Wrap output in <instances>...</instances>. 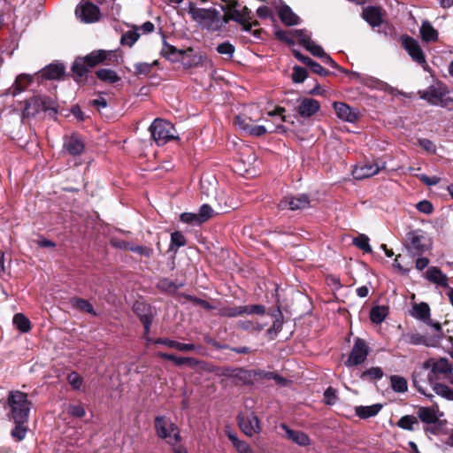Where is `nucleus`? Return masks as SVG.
I'll return each instance as SVG.
<instances>
[{
    "mask_svg": "<svg viewBox=\"0 0 453 453\" xmlns=\"http://www.w3.org/2000/svg\"><path fill=\"white\" fill-rule=\"evenodd\" d=\"M188 12L191 19L203 29L214 32L222 27L220 12L216 9L199 8L195 4L189 3Z\"/></svg>",
    "mask_w": 453,
    "mask_h": 453,
    "instance_id": "1",
    "label": "nucleus"
},
{
    "mask_svg": "<svg viewBox=\"0 0 453 453\" xmlns=\"http://www.w3.org/2000/svg\"><path fill=\"white\" fill-rule=\"evenodd\" d=\"M7 404L9 408V417L14 423H26L28 419L31 403L27 399V394L14 390L8 395Z\"/></svg>",
    "mask_w": 453,
    "mask_h": 453,
    "instance_id": "2",
    "label": "nucleus"
},
{
    "mask_svg": "<svg viewBox=\"0 0 453 453\" xmlns=\"http://www.w3.org/2000/svg\"><path fill=\"white\" fill-rule=\"evenodd\" d=\"M424 368L428 370L426 378L430 385L440 383L439 380L452 378L453 365L447 358H431L424 363Z\"/></svg>",
    "mask_w": 453,
    "mask_h": 453,
    "instance_id": "3",
    "label": "nucleus"
},
{
    "mask_svg": "<svg viewBox=\"0 0 453 453\" xmlns=\"http://www.w3.org/2000/svg\"><path fill=\"white\" fill-rule=\"evenodd\" d=\"M152 138L158 145L177 138L174 127L168 121L156 119L150 127Z\"/></svg>",
    "mask_w": 453,
    "mask_h": 453,
    "instance_id": "4",
    "label": "nucleus"
},
{
    "mask_svg": "<svg viewBox=\"0 0 453 453\" xmlns=\"http://www.w3.org/2000/svg\"><path fill=\"white\" fill-rule=\"evenodd\" d=\"M155 429L157 435L169 444L175 445L180 440L177 426L164 416L155 418Z\"/></svg>",
    "mask_w": 453,
    "mask_h": 453,
    "instance_id": "5",
    "label": "nucleus"
},
{
    "mask_svg": "<svg viewBox=\"0 0 453 453\" xmlns=\"http://www.w3.org/2000/svg\"><path fill=\"white\" fill-rule=\"evenodd\" d=\"M226 2L229 12H231V19L240 23L242 29L246 32L251 31L253 27L258 26L257 21L251 22V11L243 6L239 9L240 4L236 0H225Z\"/></svg>",
    "mask_w": 453,
    "mask_h": 453,
    "instance_id": "6",
    "label": "nucleus"
},
{
    "mask_svg": "<svg viewBox=\"0 0 453 453\" xmlns=\"http://www.w3.org/2000/svg\"><path fill=\"white\" fill-rule=\"evenodd\" d=\"M401 41L403 49L408 52L411 59L420 65L424 70H427L428 65L426 56L418 42L410 36H403Z\"/></svg>",
    "mask_w": 453,
    "mask_h": 453,
    "instance_id": "7",
    "label": "nucleus"
},
{
    "mask_svg": "<svg viewBox=\"0 0 453 453\" xmlns=\"http://www.w3.org/2000/svg\"><path fill=\"white\" fill-rule=\"evenodd\" d=\"M369 355V349L365 342L362 339L357 338L352 349L349 355L345 365L347 366H355L363 364Z\"/></svg>",
    "mask_w": 453,
    "mask_h": 453,
    "instance_id": "8",
    "label": "nucleus"
},
{
    "mask_svg": "<svg viewBox=\"0 0 453 453\" xmlns=\"http://www.w3.org/2000/svg\"><path fill=\"white\" fill-rule=\"evenodd\" d=\"M75 13L82 22L92 23L99 19L100 10L94 4L82 0L77 5Z\"/></svg>",
    "mask_w": 453,
    "mask_h": 453,
    "instance_id": "9",
    "label": "nucleus"
},
{
    "mask_svg": "<svg viewBox=\"0 0 453 453\" xmlns=\"http://www.w3.org/2000/svg\"><path fill=\"white\" fill-rule=\"evenodd\" d=\"M175 60L182 62L186 68H192L206 65L209 60L207 57L201 53H194L193 49L188 48L179 51V57Z\"/></svg>",
    "mask_w": 453,
    "mask_h": 453,
    "instance_id": "10",
    "label": "nucleus"
},
{
    "mask_svg": "<svg viewBox=\"0 0 453 453\" xmlns=\"http://www.w3.org/2000/svg\"><path fill=\"white\" fill-rule=\"evenodd\" d=\"M238 424L242 432L248 436L258 434L261 430L258 418L253 412L240 414Z\"/></svg>",
    "mask_w": 453,
    "mask_h": 453,
    "instance_id": "11",
    "label": "nucleus"
},
{
    "mask_svg": "<svg viewBox=\"0 0 453 453\" xmlns=\"http://www.w3.org/2000/svg\"><path fill=\"white\" fill-rule=\"evenodd\" d=\"M310 205L308 196L302 194L296 196H285L278 204L280 210H303Z\"/></svg>",
    "mask_w": 453,
    "mask_h": 453,
    "instance_id": "12",
    "label": "nucleus"
},
{
    "mask_svg": "<svg viewBox=\"0 0 453 453\" xmlns=\"http://www.w3.org/2000/svg\"><path fill=\"white\" fill-rule=\"evenodd\" d=\"M63 149L70 156L77 157L84 152L85 142L80 135L73 134L65 136Z\"/></svg>",
    "mask_w": 453,
    "mask_h": 453,
    "instance_id": "13",
    "label": "nucleus"
},
{
    "mask_svg": "<svg viewBox=\"0 0 453 453\" xmlns=\"http://www.w3.org/2000/svg\"><path fill=\"white\" fill-rule=\"evenodd\" d=\"M410 242V249L416 253H423L430 247V242L426 234L420 230L410 232L407 235Z\"/></svg>",
    "mask_w": 453,
    "mask_h": 453,
    "instance_id": "14",
    "label": "nucleus"
},
{
    "mask_svg": "<svg viewBox=\"0 0 453 453\" xmlns=\"http://www.w3.org/2000/svg\"><path fill=\"white\" fill-rule=\"evenodd\" d=\"M280 427L284 431V437L301 447L309 446L311 442L309 435L303 431L294 430L282 423Z\"/></svg>",
    "mask_w": 453,
    "mask_h": 453,
    "instance_id": "15",
    "label": "nucleus"
},
{
    "mask_svg": "<svg viewBox=\"0 0 453 453\" xmlns=\"http://www.w3.org/2000/svg\"><path fill=\"white\" fill-rule=\"evenodd\" d=\"M333 107L337 117L346 122L354 123L358 118V111L345 103L334 102Z\"/></svg>",
    "mask_w": 453,
    "mask_h": 453,
    "instance_id": "16",
    "label": "nucleus"
},
{
    "mask_svg": "<svg viewBox=\"0 0 453 453\" xmlns=\"http://www.w3.org/2000/svg\"><path fill=\"white\" fill-rule=\"evenodd\" d=\"M380 167L376 163H364L357 165L352 170L353 178L363 180L377 174Z\"/></svg>",
    "mask_w": 453,
    "mask_h": 453,
    "instance_id": "17",
    "label": "nucleus"
},
{
    "mask_svg": "<svg viewBox=\"0 0 453 453\" xmlns=\"http://www.w3.org/2000/svg\"><path fill=\"white\" fill-rule=\"evenodd\" d=\"M419 95L428 103L438 105L442 104L445 89L441 86H430L426 90L419 91Z\"/></svg>",
    "mask_w": 453,
    "mask_h": 453,
    "instance_id": "18",
    "label": "nucleus"
},
{
    "mask_svg": "<svg viewBox=\"0 0 453 453\" xmlns=\"http://www.w3.org/2000/svg\"><path fill=\"white\" fill-rule=\"evenodd\" d=\"M320 109V104L313 98H303L301 100L297 112L303 118H310L317 113Z\"/></svg>",
    "mask_w": 453,
    "mask_h": 453,
    "instance_id": "19",
    "label": "nucleus"
},
{
    "mask_svg": "<svg viewBox=\"0 0 453 453\" xmlns=\"http://www.w3.org/2000/svg\"><path fill=\"white\" fill-rule=\"evenodd\" d=\"M425 278L438 287L448 288L449 278L436 266H430L425 273Z\"/></svg>",
    "mask_w": 453,
    "mask_h": 453,
    "instance_id": "20",
    "label": "nucleus"
},
{
    "mask_svg": "<svg viewBox=\"0 0 453 453\" xmlns=\"http://www.w3.org/2000/svg\"><path fill=\"white\" fill-rule=\"evenodd\" d=\"M417 414L420 420L426 424L436 423L439 418L443 416V413L439 411V407L437 405L432 407H420L418 410Z\"/></svg>",
    "mask_w": 453,
    "mask_h": 453,
    "instance_id": "21",
    "label": "nucleus"
},
{
    "mask_svg": "<svg viewBox=\"0 0 453 453\" xmlns=\"http://www.w3.org/2000/svg\"><path fill=\"white\" fill-rule=\"evenodd\" d=\"M294 37L295 42H297L303 48H305L308 51L312 53V49L314 47H319V45L316 44L311 38V35L306 30L296 29L294 30Z\"/></svg>",
    "mask_w": 453,
    "mask_h": 453,
    "instance_id": "22",
    "label": "nucleus"
},
{
    "mask_svg": "<svg viewBox=\"0 0 453 453\" xmlns=\"http://www.w3.org/2000/svg\"><path fill=\"white\" fill-rule=\"evenodd\" d=\"M382 405L380 403L369 405V406H357L355 408L356 415L360 418H369L376 416L381 410Z\"/></svg>",
    "mask_w": 453,
    "mask_h": 453,
    "instance_id": "23",
    "label": "nucleus"
},
{
    "mask_svg": "<svg viewBox=\"0 0 453 453\" xmlns=\"http://www.w3.org/2000/svg\"><path fill=\"white\" fill-rule=\"evenodd\" d=\"M421 38L424 42H436L438 40V32L427 20L423 21L419 29Z\"/></svg>",
    "mask_w": 453,
    "mask_h": 453,
    "instance_id": "24",
    "label": "nucleus"
},
{
    "mask_svg": "<svg viewBox=\"0 0 453 453\" xmlns=\"http://www.w3.org/2000/svg\"><path fill=\"white\" fill-rule=\"evenodd\" d=\"M156 344H163L169 348L176 349L180 351H191L196 349V345L192 343H182L166 338H159L155 341Z\"/></svg>",
    "mask_w": 453,
    "mask_h": 453,
    "instance_id": "25",
    "label": "nucleus"
},
{
    "mask_svg": "<svg viewBox=\"0 0 453 453\" xmlns=\"http://www.w3.org/2000/svg\"><path fill=\"white\" fill-rule=\"evenodd\" d=\"M411 316L422 321H428L430 318V308L426 303H415L412 306Z\"/></svg>",
    "mask_w": 453,
    "mask_h": 453,
    "instance_id": "26",
    "label": "nucleus"
},
{
    "mask_svg": "<svg viewBox=\"0 0 453 453\" xmlns=\"http://www.w3.org/2000/svg\"><path fill=\"white\" fill-rule=\"evenodd\" d=\"M107 58V51L99 50H95L87 55L84 58H81L82 60L85 61V64L88 65L89 68L96 66V65L104 62Z\"/></svg>",
    "mask_w": 453,
    "mask_h": 453,
    "instance_id": "27",
    "label": "nucleus"
},
{
    "mask_svg": "<svg viewBox=\"0 0 453 453\" xmlns=\"http://www.w3.org/2000/svg\"><path fill=\"white\" fill-rule=\"evenodd\" d=\"M363 17L372 27L380 26L381 23L380 12L376 7H367L365 9Z\"/></svg>",
    "mask_w": 453,
    "mask_h": 453,
    "instance_id": "28",
    "label": "nucleus"
},
{
    "mask_svg": "<svg viewBox=\"0 0 453 453\" xmlns=\"http://www.w3.org/2000/svg\"><path fill=\"white\" fill-rule=\"evenodd\" d=\"M70 304L73 309L89 313L93 316L96 315L92 304L88 300L80 297H73L70 299Z\"/></svg>",
    "mask_w": 453,
    "mask_h": 453,
    "instance_id": "29",
    "label": "nucleus"
},
{
    "mask_svg": "<svg viewBox=\"0 0 453 453\" xmlns=\"http://www.w3.org/2000/svg\"><path fill=\"white\" fill-rule=\"evenodd\" d=\"M65 72V67L60 64H51L42 70V76L49 80L59 79Z\"/></svg>",
    "mask_w": 453,
    "mask_h": 453,
    "instance_id": "30",
    "label": "nucleus"
},
{
    "mask_svg": "<svg viewBox=\"0 0 453 453\" xmlns=\"http://www.w3.org/2000/svg\"><path fill=\"white\" fill-rule=\"evenodd\" d=\"M279 16L281 21L288 26L296 25L299 22L298 16L288 6H282L279 11Z\"/></svg>",
    "mask_w": 453,
    "mask_h": 453,
    "instance_id": "31",
    "label": "nucleus"
},
{
    "mask_svg": "<svg viewBox=\"0 0 453 453\" xmlns=\"http://www.w3.org/2000/svg\"><path fill=\"white\" fill-rule=\"evenodd\" d=\"M426 375L423 372H416L413 374L412 383L417 390L422 395H427V385H430L428 379H425Z\"/></svg>",
    "mask_w": 453,
    "mask_h": 453,
    "instance_id": "32",
    "label": "nucleus"
},
{
    "mask_svg": "<svg viewBox=\"0 0 453 453\" xmlns=\"http://www.w3.org/2000/svg\"><path fill=\"white\" fill-rule=\"evenodd\" d=\"M97 78L109 84H113L120 81V77L118 75V73L111 70V69H99L96 73Z\"/></svg>",
    "mask_w": 453,
    "mask_h": 453,
    "instance_id": "33",
    "label": "nucleus"
},
{
    "mask_svg": "<svg viewBox=\"0 0 453 453\" xmlns=\"http://www.w3.org/2000/svg\"><path fill=\"white\" fill-rule=\"evenodd\" d=\"M12 323L21 333H28L31 330L30 320L23 313H16L13 316Z\"/></svg>",
    "mask_w": 453,
    "mask_h": 453,
    "instance_id": "34",
    "label": "nucleus"
},
{
    "mask_svg": "<svg viewBox=\"0 0 453 453\" xmlns=\"http://www.w3.org/2000/svg\"><path fill=\"white\" fill-rule=\"evenodd\" d=\"M73 73L78 77L76 79L77 81H80L83 77H85L89 70V67L85 61L81 59V58H78L73 62L72 66Z\"/></svg>",
    "mask_w": 453,
    "mask_h": 453,
    "instance_id": "35",
    "label": "nucleus"
},
{
    "mask_svg": "<svg viewBox=\"0 0 453 453\" xmlns=\"http://www.w3.org/2000/svg\"><path fill=\"white\" fill-rule=\"evenodd\" d=\"M384 373L381 368L378 366L371 367L369 369H366L365 371L362 372L360 374V379L362 380H380L383 377Z\"/></svg>",
    "mask_w": 453,
    "mask_h": 453,
    "instance_id": "36",
    "label": "nucleus"
},
{
    "mask_svg": "<svg viewBox=\"0 0 453 453\" xmlns=\"http://www.w3.org/2000/svg\"><path fill=\"white\" fill-rule=\"evenodd\" d=\"M388 315V308L385 306H376L371 310L370 319L375 324H380Z\"/></svg>",
    "mask_w": 453,
    "mask_h": 453,
    "instance_id": "37",
    "label": "nucleus"
},
{
    "mask_svg": "<svg viewBox=\"0 0 453 453\" xmlns=\"http://www.w3.org/2000/svg\"><path fill=\"white\" fill-rule=\"evenodd\" d=\"M434 391L440 396L453 401V389L450 388L449 386L442 384V383H434V385H431Z\"/></svg>",
    "mask_w": 453,
    "mask_h": 453,
    "instance_id": "38",
    "label": "nucleus"
},
{
    "mask_svg": "<svg viewBox=\"0 0 453 453\" xmlns=\"http://www.w3.org/2000/svg\"><path fill=\"white\" fill-rule=\"evenodd\" d=\"M390 381L394 391L398 393H404L407 391V380L403 377L393 375L390 378Z\"/></svg>",
    "mask_w": 453,
    "mask_h": 453,
    "instance_id": "39",
    "label": "nucleus"
},
{
    "mask_svg": "<svg viewBox=\"0 0 453 453\" xmlns=\"http://www.w3.org/2000/svg\"><path fill=\"white\" fill-rule=\"evenodd\" d=\"M311 54L315 57L321 58L325 64L330 65L331 67L338 68V65L334 61V59L328 54H326L324 51V50L322 49L321 46L314 47L312 49Z\"/></svg>",
    "mask_w": 453,
    "mask_h": 453,
    "instance_id": "40",
    "label": "nucleus"
},
{
    "mask_svg": "<svg viewBox=\"0 0 453 453\" xmlns=\"http://www.w3.org/2000/svg\"><path fill=\"white\" fill-rule=\"evenodd\" d=\"M219 314L222 317L227 318H234L243 315V305L222 307L219 309Z\"/></svg>",
    "mask_w": 453,
    "mask_h": 453,
    "instance_id": "41",
    "label": "nucleus"
},
{
    "mask_svg": "<svg viewBox=\"0 0 453 453\" xmlns=\"http://www.w3.org/2000/svg\"><path fill=\"white\" fill-rule=\"evenodd\" d=\"M416 424H418V419L412 415H405L402 417L397 422V426L399 427L409 431H412L414 429L413 426Z\"/></svg>",
    "mask_w": 453,
    "mask_h": 453,
    "instance_id": "42",
    "label": "nucleus"
},
{
    "mask_svg": "<svg viewBox=\"0 0 453 453\" xmlns=\"http://www.w3.org/2000/svg\"><path fill=\"white\" fill-rule=\"evenodd\" d=\"M254 122L255 120L246 115L236 116L234 121V125L246 134L249 131L248 127H251Z\"/></svg>",
    "mask_w": 453,
    "mask_h": 453,
    "instance_id": "43",
    "label": "nucleus"
},
{
    "mask_svg": "<svg viewBox=\"0 0 453 453\" xmlns=\"http://www.w3.org/2000/svg\"><path fill=\"white\" fill-rule=\"evenodd\" d=\"M407 342L412 345H426L434 346L432 341L427 340L425 336L419 334H411L407 335Z\"/></svg>",
    "mask_w": 453,
    "mask_h": 453,
    "instance_id": "44",
    "label": "nucleus"
},
{
    "mask_svg": "<svg viewBox=\"0 0 453 453\" xmlns=\"http://www.w3.org/2000/svg\"><path fill=\"white\" fill-rule=\"evenodd\" d=\"M140 35L136 30H130L122 35L120 42L122 45L132 47L139 39Z\"/></svg>",
    "mask_w": 453,
    "mask_h": 453,
    "instance_id": "45",
    "label": "nucleus"
},
{
    "mask_svg": "<svg viewBox=\"0 0 453 453\" xmlns=\"http://www.w3.org/2000/svg\"><path fill=\"white\" fill-rule=\"evenodd\" d=\"M353 244L366 253H370L372 251V247L369 244V238L365 234H359L357 237L354 238Z\"/></svg>",
    "mask_w": 453,
    "mask_h": 453,
    "instance_id": "46",
    "label": "nucleus"
},
{
    "mask_svg": "<svg viewBox=\"0 0 453 453\" xmlns=\"http://www.w3.org/2000/svg\"><path fill=\"white\" fill-rule=\"evenodd\" d=\"M158 62L157 60L153 61L152 63H137L134 65V70L136 74H149L153 66L157 65Z\"/></svg>",
    "mask_w": 453,
    "mask_h": 453,
    "instance_id": "47",
    "label": "nucleus"
},
{
    "mask_svg": "<svg viewBox=\"0 0 453 453\" xmlns=\"http://www.w3.org/2000/svg\"><path fill=\"white\" fill-rule=\"evenodd\" d=\"M67 381L74 390L80 389L83 384L82 377L76 372L68 374Z\"/></svg>",
    "mask_w": 453,
    "mask_h": 453,
    "instance_id": "48",
    "label": "nucleus"
},
{
    "mask_svg": "<svg viewBox=\"0 0 453 453\" xmlns=\"http://www.w3.org/2000/svg\"><path fill=\"white\" fill-rule=\"evenodd\" d=\"M130 250L148 258H150L153 254V250L151 248L142 245L132 244V246H130Z\"/></svg>",
    "mask_w": 453,
    "mask_h": 453,
    "instance_id": "49",
    "label": "nucleus"
},
{
    "mask_svg": "<svg viewBox=\"0 0 453 453\" xmlns=\"http://www.w3.org/2000/svg\"><path fill=\"white\" fill-rule=\"evenodd\" d=\"M217 51L220 55H226L228 58H231L234 53V47L230 42H223L218 45Z\"/></svg>",
    "mask_w": 453,
    "mask_h": 453,
    "instance_id": "50",
    "label": "nucleus"
},
{
    "mask_svg": "<svg viewBox=\"0 0 453 453\" xmlns=\"http://www.w3.org/2000/svg\"><path fill=\"white\" fill-rule=\"evenodd\" d=\"M275 35L279 40L282 42H285L290 45L295 44L294 30L291 32L278 30L275 32Z\"/></svg>",
    "mask_w": 453,
    "mask_h": 453,
    "instance_id": "51",
    "label": "nucleus"
},
{
    "mask_svg": "<svg viewBox=\"0 0 453 453\" xmlns=\"http://www.w3.org/2000/svg\"><path fill=\"white\" fill-rule=\"evenodd\" d=\"M307 78V71L301 66L293 68L292 80L296 83L303 82Z\"/></svg>",
    "mask_w": 453,
    "mask_h": 453,
    "instance_id": "52",
    "label": "nucleus"
},
{
    "mask_svg": "<svg viewBox=\"0 0 453 453\" xmlns=\"http://www.w3.org/2000/svg\"><path fill=\"white\" fill-rule=\"evenodd\" d=\"M186 244L185 236L179 231L173 232L171 234V248H180Z\"/></svg>",
    "mask_w": 453,
    "mask_h": 453,
    "instance_id": "53",
    "label": "nucleus"
},
{
    "mask_svg": "<svg viewBox=\"0 0 453 453\" xmlns=\"http://www.w3.org/2000/svg\"><path fill=\"white\" fill-rule=\"evenodd\" d=\"M15 424H16V426L13 428V430L12 431V436L18 441H21L25 438L26 434H27V429L24 426L25 423H15Z\"/></svg>",
    "mask_w": 453,
    "mask_h": 453,
    "instance_id": "54",
    "label": "nucleus"
},
{
    "mask_svg": "<svg viewBox=\"0 0 453 453\" xmlns=\"http://www.w3.org/2000/svg\"><path fill=\"white\" fill-rule=\"evenodd\" d=\"M213 210L211 209V207L208 204H203L200 207L199 213L197 215L199 216V220L202 224L203 222L211 218Z\"/></svg>",
    "mask_w": 453,
    "mask_h": 453,
    "instance_id": "55",
    "label": "nucleus"
},
{
    "mask_svg": "<svg viewBox=\"0 0 453 453\" xmlns=\"http://www.w3.org/2000/svg\"><path fill=\"white\" fill-rule=\"evenodd\" d=\"M248 128L249 131L247 132V134L254 137H259L267 133V128L262 125L253 124L251 127H248Z\"/></svg>",
    "mask_w": 453,
    "mask_h": 453,
    "instance_id": "56",
    "label": "nucleus"
},
{
    "mask_svg": "<svg viewBox=\"0 0 453 453\" xmlns=\"http://www.w3.org/2000/svg\"><path fill=\"white\" fill-rule=\"evenodd\" d=\"M265 308L260 304L243 305V314H264Z\"/></svg>",
    "mask_w": 453,
    "mask_h": 453,
    "instance_id": "57",
    "label": "nucleus"
},
{
    "mask_svg": "<svg viewBox=\"0 0 453 453\" xmlns=\"http://www.w3.org/2000/svg\"><path fill=\"white\" fill-rule=\"evenodd\" d=\"M180 220L187 224L200 225L199 216L196 213L184 212L180 215Z\"/></svg>",
    "mask_w": 453,
    "mask_h": 453,
    "instance_id": "58",
    "label": "nucleus"
},
{
    "mask_svg": "<svg viewBox=\"0 0 453 453\" xmlns=\"http://www.w3.org/2000/svg\"><path fill=\"white\" fill-rule=\"evenodd\" d=\"M173 362L176 365H188L189 366H196L198 364V361L193 357H184L177 356H173Z\"/></svg>",
    "mask_w": 453,
    "mask_h": 453,
    "instance_id": "59",
    "label": "nucleus"
},
{
    "mask_svg": "<svg viewBox=\"0 0 453 453\" xmlns=\"http://www.w3.org/2000/svg\"><path fill=\"white\" fill-rule=\"evenodd\" d=\"M139 317L144 326V334L147 335L150 333V325L152 323V314L149 311L144 314H139Z\"/></svg>",
    "mask_w": 453,
    "mask_h": 453,
    "instance_id": "60",
    "label": "nucleus"
},
{
    "mask_svg": "<svg viewBox=\"0 0 453 453\" xmlns=\"http://www.w3.org/2000/svg\"><path fill=\"white\" fill-rule=\"evenodd\" d=\"M69 413L73 417L82 418L86 412L82 404H71L69 406Z\"/></svg>",
    "mask_w": 453,
    "mask_h": 453,
    "instance_id": "61",
    "label": "nucleus"
},
{
    "mask_svg": "<svg viewBox=\"0 0 453 453\" xmlns=\"http://www.w3.org/2000/svg\"><path fill=\"white\" fill-rule=\"evenodd\" d=\"M336 399V391L332 388H328L324 393L325 403L326 404L333 405L335 403Z\"/></svg>",
    "mask_w": 453,
    "mask_h": 453,
    "instance_id": "62",
    "label": "nucleus"
},
{
    "mask_svg": "<svg viewBox=\"0 0 453 453\" xmlns=\"http://www.w3.org/2000/svg\"><path fill=\"white\" fill-rule=\"evenodd\" d=\"M417 209L426 214H430L433 211V205L430 202L423 200L417 204Z\"/></svg>",
    "mask_w": 453,
    "mask_h": 453,
    "instance_id": "63",
    "label": "nucleus"
},
{
    "mask_svg": "<svg viewBox=\"0 0 453 453\" xmlns=\"http://www.w3.org/2000/svg\"><path fill=\"white\" fill-rule=\"evenodd\" d=\"M418 144L429 153H434L436 150L434 142L428 139H419Z\"/></svg>",
    "mask_w": 453,
    "mask_h": 453,
    "instance_id": "64",
    "label": "nucleus"
}]
</instances>
